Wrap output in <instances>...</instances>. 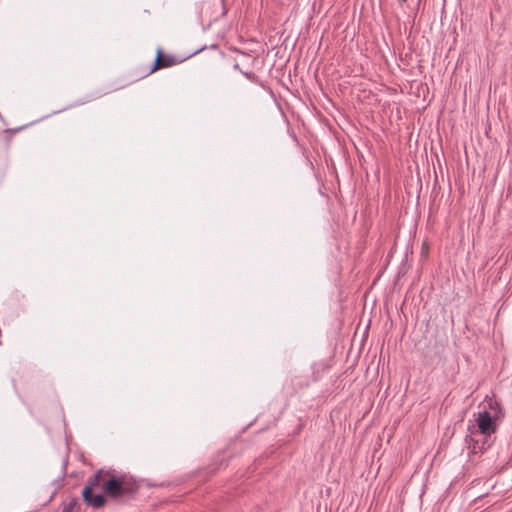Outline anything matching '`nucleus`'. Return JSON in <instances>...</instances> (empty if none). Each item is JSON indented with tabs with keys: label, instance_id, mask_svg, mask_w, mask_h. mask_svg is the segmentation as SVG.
Returning a JSON list of instances; mask_svg holds the SVG:
<instances>
[{
	"label": "nucleus",
	"instance_id": "nucleus-1",
	"mask_svg": "<svg viewBox=\"0 0 512 512\" xmlns=\"http://www.w3.org/2000/svg\"><path fill=\"white\" fill-rule=\"evenodd\" d=\"M139 489L140 485L133 477L101 468L87 479L81 495L87 506L101 509L108 502L126 505L134 501Z\"/></svg>",
	"mask_w": 512,
	"mask_h": 512
},
{
	"label": "nucleus",
	"instance_id": "nucleus-2",
	"mask_svg": "<svg viewBox=\"0 0 512 512\" xmlns=\"http://www.w3.org/2000/svg\"><path fill=\"white\" fill-rule=\"evenodd\" d=\"M497 437L495 435L479 432L475 427L467 425V433L464 438L468 456L471 458L473 455L484 454L495 443Z\"/></svg>",
	"mask_w": 512,
	"mask_h": 512
},
{
	"label": "nucleus",
	"instance_id": "nucleus-3",
	"mask_svg": "<svg viewBox=\"0 0 512 512\" xmlns=\"http://www.w3.org/2000/svg\"><path fill=\"white\" fill-rule=\"evenodd\" d=\"M502 422L496 417H491L486 411H479L474 414V420H469L468 425L475 427L479 432H485L486 434L495 435Z\"/></svg>",
	"mask_w": 512,
	"mask_h": 512
},
{
	"label": "nucleus",
	"instance_id": "nucleus-4",
	"mask_svg": "<svg viewBox=\"0 0 512 512\" xmlns=\"http://www.w3.org/2000/svg\"><path fill=\"white\" fill-rule=\"evenodd\" d=\"M183 59H177L173 55L165 54L161 48L156 51V57L152 67L150 68L149 74L168 67H172L181 63Z\"/></svg>",
	"mask_w": 512,
	"mask_h": 512
},
{
	"label": "nucleus",
	"instance_id": "nucleus-5",
	"mask_svg": "<svg viewBox=\"0 0 512 512\" xmlns=\"http://www.w3.org/2000/svg\"><path fill=\"white\" fill-rule=\"evenodd\" d=\"M484 408L482 411H486L491 415V417L498 418L499 421L503 422L505 418V409L503 408V405L500 400L497 399L495 394L492 396L486 395L483 401Z\"/></svg>",
	"mask_w": 512,
	"mask_h": 512
},
{
	"label": "nucleus",
	"instance_id": "nucleus-6",
	"mask_svg": "<svg viewBox=\"0 0 512 512\" xmlns=\"http://www.w3.org/2000/svg\"><path fill=\"white\" fill-rule=\"evenodd\" d=\"M308 385L309 382L307 379H304L300 376H295L285 383L284 390L288 396L292 397L297 394L299 390L308 387Z\"/></svg>",
	"mask_w": 512,
	"mask_h": 512
},
{
	"label": "nucleus",
	"instance_id": "nucleus-7",
	"mask_svg": "<svg viewBox=\"0 0 512 512\" xmlns=\"http://www.w3.org/2000/svg\"><path fill=\"white\" fill-rule=\"evenodd\" d=\"M233 68L235 70H238L242 75H244L247 79H249L250 81L254 82V83H259L261 84V80L259 78V76L257 74H255L254 72L252 71H248V70H243L241 67H240V63L239 62H235L234 65H233Z\"/></svg>",
	"mask_w": 512,
	"mask_h": 512
},
{
	"label": "nucleus",
	"instance_id": "nucleus-8",
	"mask_svg": "<svg viewBox=\"0 0 512 512\" xmlns=\"http://www.w3.org/2000/svg\"><path fill=\"white\" fill-rule=\"evenodd\" d=\"M80 506L77 498H72L67 504L64 505L61 512H78Z\"/></svg>",
	"mask_w": 512,
	"mask_h": 512
},
{
	"label": "nucleus",
	"instance_id": "nucleus-9",
	"mask_svg": "<svg viewBox=\"0 0 512 512\" xmlns=\"http://www.w3.org/2000/svg\"><path fill=\"white\" fill-rule=\"evenodd\" d=\"M66 475V465H64V468H63V474H62V478L60 480H57V481H54L53 484L55 485V489L54 491L52 492L50 498L48 499L47 503L50 502L53 497L57 494V491L62 487L63 485V479Z\"/></svg>",
	"mask_w": 512,
	"mask_h": 512
},
{
	"label": "nucleus",
	"instance_id": "nucleus-10",
	"mask_svg": "<svg viewBox=\"0 0 512 512\" xmlns=\"http://www.w3.org/2000/svg\"><path fill=\"white\" fill-rule=\"evenodd\" d=\"M23 127H20V128H17V129H6L4 130V133L7 137V140L10 141L11 138L17 133L19 132L20 130H22Z\"/></svg>",
	"mask_w": 512,
	"mask_h": 512
},
{
	"label": "nucleus",
	"instance_id": "nucleus-11",
	"mask_svg": "<svg viewBox=\"0 0 512 512\" xmlns=\"http://www.w3.org/2000/svg\"><path fill=\"white\" fill-rule=\"evenodd\" d=\"M232 50H233L234 52H236V53H238V54L242 55V56H243V57H245V58H252V56H251L249 53L244 52V51H241V50H240V49H238V48H233Z\"/></svg>",
	"mask_w": 512,
	"mask_h": 512
},
{
	"label": "nucleus",
	"instance_id": "nucleus-12",
	"mask_svg": "<svg viewBox=\"0 0 512 512\" xmlns=\"http://www.w3.org/2000/svg\"><path fill=\"white\" fill-rule=\"evenodd\" d=\"M252 63L249 64V67H252L253 66V63L256 61V58L255 57H252L250 58Z\"/></svg>",
	"mask_w": 512,
	"mask_h": 512
},
{
	"label": "nucleus",
	"instance_id": "nucleus-13",
	"mask_svg": "<svg viewBox=\"0 0 512 512\" xmlns=\"http://www.w3.org/2000/svg\"><path fill=\"white\" fill-rule=\"evenodd\" d=\"M252 63L249 64V67H252L253 66V63L256 61V58L255 57H252L250 58Z\"/></svg>",
	"mask_w": 512,
	"mask_h": 512
},
{
	"label": "nucleus",
	"instance_id": "nucleus-14",
	"mask_svg": "<svg viewBox=\"0 0 512 512\" xmlns=\"http://www.w3.org/2000/svg\"><path fill=\"white\" fill-rule=\"evenodd\" d=\"M397 1H398L401 5L407 2V0H397Z\"/></svg>",
	"mask_w": 512,
	"mask_h": 512
}]
</instances>
